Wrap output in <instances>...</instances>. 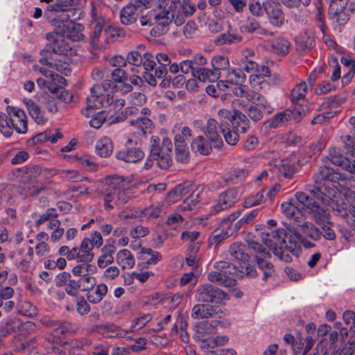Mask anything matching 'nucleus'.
I'll return each instance as SVG.
<instances>
[{
  "mask_svg": "<svg viewBox=\"0 0 355 355\" xmlns=\"http://www.w3.org/2000/svg\"><path fill=\"white\" fill-rule=\"evenodd\" d=\"M327 164H324L319 166L317 172L313 175L314 185L309 186L308 189L313 198L324 204H329L337 193L336 187H331V182L345 180L343 174Z\"/></svg>",
  "mask_w": 355,
  "mask_h": 355,
  "instance_id": "obj_1",
  "label": "nucleus"
},
{
  "mask_svg": "<svg viewBox=\"0 0 355 355\" xmlns=\"http://www.w3.org/2000/svg\"><path fill=\"white\" fill-rule=\"evenodd\" d=\"M260 237L261 241L272 250L278 246L279 243H282L293 255H297L299 252L300 234L293 227L264 231L261 232Z\"/></svg>",
  "mask_w": 355,
  "mask_h": 355,
  "instance_id": "obj_2",
  "label": "nucleus"
},
{
  "mask_svg": "<svg viewBox=\"0 0 355 355\" xmlns=\"http://www.w3.org/2000/svg\"><path fill=\"white\" fill-rule=\"evenodd\" d=\"M124 182L120 177L107 178L103 186L105 209L110 211L114 206L127 203L132 197L131 191L124 189Z\"/></svg>",
  "mask_w": 355,
  "mask_h": 355,
  "instance_id": "obj_3",
  "label": "nucleus"
},
{
  "mask_svg": "<svg viewBox=\"0 0 355 355\" xmlns=\"http://www.w3.org/2000/svg\"><path fill=\"white\" fill-rule=\"evenodd\" d=\"M235 272L234 264L223 261H216L214 264V270L208 273L207 279L220 286L233 287L236 281L228 275L234 276Z\"/></svg>",
  "mask_w": 355,
  "mask_h": 355,
  "instance_id": "obj_4",
  "label": "nucleus"
},
{
  "mask_svg": "<svg viewBox=\"0 0 355 355\" xmlns=\"http://www.w3.org/2000/svg\"><path fill=\"white\" fill-rule=\"evenodd\" d=\"M154 0H131L120 11V19L123 24L135 23L139 15L144 9L151 7Z\"/></svg>",
  "mask_w": 355,
  "mask_h": 355,
  "instance_id": "obj_5",
  "label": "nucleus"
},
{
  "mask_svg": "<svg viewBox=\"0 0 355 355\" xmlns=\"http://www.w3.org/2000/svg\"><path fill=\"white\" fill-rule=\"evenodd\" d=\"M195 297L198 302L203 303H216L219 301L229 300L227 293L210 284L200 286Z\"/></svg>",
  "mask_w": 355,
  "mask_h": 355,
  "instance_id": "obj_6",
  "label": "nucleus"
},
{
  "mask_svg": "<svg viewBox=\"0 0 355 355\" xmlns=\"http://www.w3.org/2000/svg\"><path fill=\"white\" fill-rule=\"evenodd\" d=\"M52 24L54 26L58 27L54 31L61 32L71 40H80L83 37L81 33L76 31L75 23L69 21L64 10L60 12V14L52 21Z\"/></svg>",
  "mask_w": 355,
  "mask_h": 355,
  "instance_id": "obj_7",
  "label": "nucleus"
},
{
  "mask_svg": "<svg viewBox=\"0 0 355 355\" xmlns=\"http://www.w3.org/2000/svg\"><path fill=\"white\" fill-rule=\"evenodd\" d=\"M313 200L306 193L303 192H297L295 195V201L296 205L300 207V211L306 208L311 212L314 213L315 222L318 223V219L320 216H323L325 213V209L322 207L321 202L317 198H314Z\"/></svg>",
  "mask_w": 355,
  "mask_h": 355,
  "instance_id": "obj_8",
  "label": "nucleus"
},
{
  "mask_svg": "<svg viewBox=\"0 0 355 355\" xmlns=\"http://www.w3.org/2000/svg\"><path fill=\"white\" fill-rule=\"evenodd\" d=\"M274 173L291 178L296 171L295 159L291 155L285 159H274L268 162Z\"/></svg>",
  "mask_w": 355,
  "mask_h": 355,
  "instance_id": "obj_9",
  "label": "nucleus"
},
{
  "mask_svg": "<svg viewBox=\"0 0 355 355\" xmlns=\"http://www.w3.org/2000/svg\"><path fill=\"white\" fill-rule=\"evenodd\" d=\"M48 46L53 53L59 55H67L71 51V45L67 41L69 37L61 32L53 31L46 35ZM69 40H71L69 38Z\"/></svg>",
  "mask_w": 355,
  "mask_h": 355,
  "instance_id": "obj_10",
  "label": "nucleus"
},
{
  "mask_svg": "<svg viewBox=\"0 0 355 355\" xmlns=\"http://www.w3.org/2000/svg\"><path fill=\"white\" fill-rule=\"evenodd\" d=\"M263 6L270 24L278 28L281 27L285 19L281 4L275 0H265Z\"/></svg>",
  "mask_w": 355,
  "mask_h": 355,
  "instance_id": "obj_11",
  "label": "nucleus"
},
{
  "mask_svg": "<svg viewBox=\"0 0 355 355\" xmlns=\"http://www.w3.org/2000/svg\"><path fill=\"white\" fill-rule=\"evenodd\" d=\"M329 6V17L336 19L339 24H345L349 19V14L346 6L349 0H327Z\"/></svg>",
  "mask_w": 355,
  "mask_h": 355,
  "instance_id": "obj_12",
  "label": "nucleus"
},
{
  "mask_svg": "<svg viewBox=\"0 0 355 355\" xmlns=\"http://www.w3.org/2000/svg\"><path fill=\"white\" fill-rule=\"evenodd\" d=\"M7 111L10 115L11 124L17 132L25 134L28 131L27 117L25 112L17 107H8Z\"/></svg>",
  "mask_w": 355,
  "mask_h": 355,
  "instance_id": "obj_13",
  "label": "nucleus"
},
{
  "mask_svg": "<svg viewBox=\"0 0 355 355\" xmlns=\"http://www.w3.org/2000/svg\"><path fill=\"white\" fill-rule=\"evenodd\" d=\"M91 94L87 98L86 107L82 110V114L88 117L94 110L101 107L100 99L105 94L100 85L96 84L90 89Z\"/></svg>",
  "mask_w": 355,
  "mask_h": 355,
  "instance_id": "obj_14",
  "label": "nucleus"
},
{
  "mask_svg": "<svg viewBox=\"0 0 355 355\" xmlns=\"http://www.w3.org/2000/svg\"><path fill=\"white\" fill-rule=\"evenodd\" d=\"M240 198L239 193L236 189H230L222 193L218 196L216 203L212 207L214 213L219 212L232 207Z\"/></svg>",
  "mask_w": 355,
  "mask_h": 355,
  "instance_id": "obj_15",
  "label": "nucleus"
},
{
  "mask_svg": "<svg viewBox=\"0 0 355 355\" xmlns=\"http://www.w3.org/2000/svg\"><path fill=\"white\" fill-rule=\"evenodd\" d=\"M91 26L93 28V33L92 37V43L94 46H99L98 39L101 35L102 31H107L109 27V23L105 17L98 15L96 8L92 10V21Z\"/></svg>",
  "mask_w": 355,
  "mask_h": 355,
  "instance_id": "obj_16",
  "label": "nucleus"
},
{
  "mask_svg": "<svg viewBox=\"0 0 355 355\" xmlns=\"http://www.w3.org/2000/svg\"><path fill=\"white\" fill-rule=\"evenodd\" d=\"M308 92V86L305 82H302L297 84L292 89L290 97L292 103L298 105H305V107L302 108V115H305V113L309 110L306 105L307 100L306 94Z\"/></svg>",
  "mask_w": 355,
  "mask_h": 355,
  "instance_id": "obj_17",
  "label": "nucleus"
},
{
  "mask_svg": "<svg viewBox=\"0 0 355 355\" xmlns=\"http://www.w3.org/2000/svg\"><path fill=\"white\" fill-rule=\"evenodd\" d=\"M296 115H299L300 117L301 118L302 117L301 112L286 110L284 111L277 113L272 119L266 121L264 123V125L266 126V128H276L279 126L283 125L286 122H288L292 119L295 120Z\"/></svg>",
  "mask_w": 355,
  "mask_h": 355,
  "instance_id": "obj_18",
  "label": "nucleus"
},
{
  "mask_svg": "<svg viewBox=\"0 0 355 355\" xmlns=\"http://www.w3.org/2000/svg\"><path fill=\"white\" fill-rule=\"evenodd\" d=\"M220 125L214 119H209L207 122V125L204 130L205 134L207 139L215 148L222 147L223 142L219 134Z\"/></svg>",
  "mask_w": 355,
  "mask_h": 355,
  "instance_id": "obj_19",
  "label": "nucleus"
},
{
  "mask_svg": "<svg viewBox=\"0 0 355 355\" xmlns=\"http://www.w3.org/2000/svg\"><path fill=\"white\" fill-rule=\"evenodd\" d=\"M217 321H202L195 327L196 336L202 341H209L217 331Z\"/></svg>",
  "mask_w": 355,
  "mask_h": 355,
  "instance_id": "obj_20",
  "label": "nucleus"
},
{
  "mask_svg": "<svg viewBox=\"0 0 355 355\" xmlns=\"http://www.w3.org/2000/svg\"><path fill=\"white\" fill-rule=\"evenodd\" d=\"M116 158L126 163H135L144 157V153L139 148H129L116 153Z\"/></svg>",
  "mask_w": 355,
  "mask_h": 355,
  "instance_id": "obj_21",
  "label": "nucleus"
},
{
  "mask_svg": "<svg viewBox=\"0 0 355 355\" xmlns=\"http://www.w3.org/2000/svg\"><path fill=\"white\" fill-rule=\"evenodd\" d=\"M202 192V188H197L192 191L184 202L178 207L179 211H191L200 207L199 198Z\"/></svg>",
  "mask_w": 355,
  "mask_h": 355,
  "instance_id": "obj_22",
  "label": "nucleus"
},
{
  "mask_svg": "<svg viewBox=\"0 0 355 355\" xmlns=\"http://www.w3.org/2000/svg\"><path fill=\"white\" fill-rule=\"evenodd\" d=\"M220 77V73L216 72L214 68L196 67L193 73V78L202 82H216Z\"/></svg>",
  "mask_w": 355,
  "mask_h": 355,
  "instance_id": "obj_23",
  "label": "nucleus"
},
{
  "mask_svg": "<svg viewBox=\"0 0 355 355\" xmlns=\"http://www.w3.org/2000/svg\"><path fill=\"white\" fill-rule=\"evenodd\" d=\"M212 144L202 136H198L191 143V150L203 155H209L212 150Z\"/></svg>",
  "mask_w": 355,
  "mask_h": 355,
  "instance_id": "obj_24",
  "label": "nucleus"
},
{
  "mask_svg": "<svg viewBox=\"0 0 355 355\" xmlns=\"http://www.w3.org/2000/svg\"><path fill=\"white\" fill-rule=\"evenodd\" d=\"M333 199L329 204L321 203L322 207H323L325 210L328 207H330L332 210L335 212V214L341 217H347L348 216V209L349 205L345 202L343 201V199L339 202L337 198V193L334 196Z\"/></svg>",
  "mask_w": 355,
  "mask_h": 355,
  "instance_id": "obj_25",
  "label": "nucleus"
},
{
  "mask_svg": "<svg viewBox=\"0 0 355 355\" xmlns=\"http://www.w3.org/2000/svg\"><path fill=\"white\" fill-rule=\"evenodd\" d=\"M241 30L248 33H258L260 35H272V33L268 31L267 29L262 28L260 23L254 18L248 17L243 26H241Z\"/></svg>",
  "mask_w": 355,
  "mask_h": 355,
  "instance_id": "obj_26",
  "label": "nucleus"
},
{
  "mask_svg": "<svg viewBox=\"0 0 355 355\" xmlns=\"http://www.w3.org/2000/svg\"><path fill=\"white\" fill-rule=\"evenodd\" d=\"M96 155L101 157H107L113 152V144L110 138L103 137L96 141L95 146Z\"/></svg>",
  "mask_w": 355,
  "mask_h": 355,
  "instance_id": "obj_27",
  "label": "nucleus"
},
{
  "mask_svg": "<svg viewBox=\"0 0 355 355\" xmlns=\"http://www.w3.org/2000/svg\"><path fill=\"white\" fill-rule=\"evenodd\" d=\"M270 50L279 55H286L291 49V42L286 38L277 37L270 41Z\"/></svg>",
  "mask_w": 355,
  "mask_h": 355,
  "instance_id": "obj_28",
  "label": "nucleus"
},
{
  "mask_svg": "<svg viewBox=\"0 0 355 355\" xmlns=\"http://www.w3.org/2000/svg\"><path fill=\"white\" fill-rule=\"evenodd\" d=\"M141 220L153 221L160 216L162 209L160 204H153L145 208H139Z\"/></svg>",
  "mask_w": 355,
  "mask_h": 355,
  "instance_id": "obj_29",
  "label": "nucleus"
},
{
  "mask_svg": "<svg viewBox=\"0 0 355 355\" xmlns=\"http://www.w3.org/2000/svg\"><path fill=\"white\" fill-rule=\"evenodd\" d=\"M25 104L28 112L33 119L37 124H44L46 121V119L44 115V112L41 108L31 99L26 100Z\"/></svg>",
  "mask_w": 355,
  "mask_h": 355,
  "instance_id": "obj_30",
  "label": "nucleus"
},
{
  "mask_svg": "<svg viewBox=\"0 0 355 355\" xmlns=\"http://www.w3.org/2000/svg\"><path fill=\"white\" fill-rule=\"evenodd\" d=\"M173 132L175 133V144H187L186 141L192 136L191 130L188 126H182L180 124L174 125Z\"/></svg>",
  "mask_w": 355,
  "mask_h": 355,
  "instance_id": "obj_31",
  "label": "nucleus"
},
{
  "mask_svg": "<svg viewBox=\"0 0 355 355\" xmlns=\"http://www.w3.org/2000/svg\"><path fill=\"white\" fill-rule=\"evenodd\" d=\"M116 260L123 269L132 268L135 263L134 256L126 249L121 250L117 253Z\"/></svg>",
  "mask_w": 355,
  "mask_h": 355,
  "instance_id": "obj_32",
  "label": "nucleus"
},
{
  "mask_svg": "<svg viewBox=\"0 0 355 355\" xmlns=\"http://www.w3.org/2000/svg\"><path fill=\"white\" fill-rule=\"evenodd\" d=\"M300 230L306 236H309L314 241H319L321 239V232L309 221H304L302 224H299Z\"/></svg>",
  "mask_w": 355,
  "mask_h": 355,
  "instance_id": "obj_33",
  "label": "nucleus"
},
{
  "mask_svg": "<svg viewBox=\"0 0 355 355\" xmlns=\"http://www.w3.org/2000/svg\"><path fill=\"white\" fill-rule=\"evenodd\" d=\"M116 251V248L112 245H105L102 248V254L98 259V266L101 268H105L107 265L114 261L113 254Z\"/></svg>",
  "mask_w": 355,
  "mask_h": 355,
  "instance_id": "obj_34",
  "label": "nucleus"
},
{
  "mask_svg": "<svg viewBox=\"0 0 355 355\" xmlns=\"http://www.w3.org/2000/svg\"><path fill=\"white\" fill-rule=\"evenodd\" d=\"M216 312L213 306H209L202 304H196L191 311V316L195 319L208 318L214 315Z\"/></svg>",
  "mask_w": 355,
  "mask_h": 355,
  "instance_id": "obj_35",
  "label": "nucleus"
},
{
  "mask_svg": "<svg viewBox=\"0 0 355 355\" xmlns=\"http://www.w3.org/2000/svg\"><path fill=\"white\" fill-rule=\"evenodd\" d=\"M346 159L347 157L343 154L340 149L331 147L329 149V155L322 158V162L328 164V162H330L331 164L340 166Z\"/></svg>",
  "mask_w": 355,
  "mask_h": 355,
  "instance_id": "obj_36",
  "label": "nucleus"
},
{
  "mask_svg": "<svg viewBox=\"0 0 355 355\" xmlns=\"http://www.w3.org/2000/svg\"><path fill=\"white\" fill-rule=\"evenodd\" d=\"M297 49L301 53H304L311 49L314 45L313 37L306 32L301 33L295 39Z\"/></svg>",
  "mask_w": 355,
  "mask_h": 355,
  "instance_id": "obj_37",
  "label": "nucleus"
},
{
  "mask_svg": "<svg viewBox=\"0 0 355 355\" xmlns=\"http://www.w3.org/2000/svg\"><path fill=\"white\" fill-rule=\"evenodd\" d=\"M282 209L285 215L295 220L302 217L300 207L296 205L294 199L291 200L290 202L282 203Z\"/></svg>",
  "mask_w": 355,
  "mask_h": 355,
  "instance_id": "obj_38",
  "label": "nucleus"
},
{
  "mask_svg": "<svg viewBox=\"0 0 355 355\" xmlns=\"http://www.w3.org/2000/svg\"><path fill=\"white\" fill-rule=\"evenodd\" d=\"M132 126L137 130V134L144 135L147 132H150L153 128V121L145 116L137 118L130 122Z\"/></svg>",
  "mask_w": 355,
  "mask_h": 355,
  "instance_id": "obj_39",
  "label": "nucleus"
},
{
  "mask_svg": "<svg viewBox=\"0 0 355 355\" xmlns=\"http://www.w3.org/2000/svg\"><path fill=\"white\" fill-rule=\"evenodd\" d=\"M57 324L56 329L52 331V334L54 336L58 337L67 333L74 334L78 329V327L76 324L69 321H58Z\"/></svg>",
  "mask_w": 355,
  "mask_h": 355,
  "instance_id": "obj_40",
  "label": "nucleus"
},
{
  "mask_svg": "<svg viewBox=\"0 0 355 355\" xmlns=\"http://www.w3.org/2000/svg\"><path fill=\"white\" fill-rule=\"evenodd\" d=\"M107 293V286L105 284L97 285L96 288L87 294V298L90 303L97 304L100 302Z\"/></svg>",
  "mask_w": 355,
  "mask_h": 355,
  "instance_id": "obj_41",
  "label": "nucleus"
},
{
  "mask_svg": "<svg viewBox=\"0 0 355 355\" xmlns=\"http://www.w3.org/2000/svg\"><path fill=\"white\" fill-rule=\"evenodd\" d=\"M243 37L238 35L230 33H224L215 37L214 42L216 45L232 44L241 42Z\"/></svg>",
  "mask_w": 355,
  "mask_h": 355,
  "instance_id": "obj_42",
  "label": "nucleus"
},
{
  "mask_svg": "<svg viewBox=\"0 0 355 355\" xmlns=\"http://www.w3.org/2000/svg\"><path fill=\"white\" fill-rule=\"evenodd\" d=\"M220 132L223 134L225 141L230 145H235L239 140V133L227 127L225 122H220Z\"/></svg>",
  "mask_w": 355,
  "mask_h": 355,
  "instance_id": "obj_43",
  "label": "nucleus"
},
{
  "mask_svg": "<svg viewBox=\"0 0 355 355\" xmlns=\"http://www.w3.org/2000/svg\"><path fill=\"white\" fill-rule=\"evenodd\" d=\"M236 272L234 276L241 278L248 276L254 277L257 276V271L254 268L250 265L246 264V262H238V265L234 264Z\"/></svg>",
  "mask_w": 355,
  "mask_h": 355,
  "instance_id": "obj_44",
  "label": "nucleus"
},
{
  "mask_svg": "<svg viewBox=\"0 0 355 355\" xmlns=\"http://www.w3.org/2000/svg\"><path fill=\"white\" fill-rule=\"evenodd\" d=\"M230 236L232 235L229 234V230L225 229L223 225L220 223V226L210 236L209 241L211 245H216Z\"/></svg>",
  "mask_w": 355,
  "mask_h": 355,
  "instance_id": "obj_45",
  "label": "nucleus"
},
{
  "mask_svg": "<svg viewBox=\"0 0 355 355\" xmlns=\"http://www.w3.org/2000/svg\"><path fill=\"white\" fill-rule=\"evenodd\" d=\"M140 254L141 258L146 261L148 265H154L162 260V254L150 248H141Z\"/></svg>",
  "mask_w": 355,
  "mask_h": 355,
  "instance_id": "obj_46",
  "label": "nucleus"
},
{
  "mask_svg": "<svg viewBox=\"0 0 355 355\" xmlns=\"http://www.w3.org/2000/svg\"><path fill=\"white\" fill-rule=\"evenodd\" d=\"M245 246L237 243H234L230 246V254L232 259L241 261L243 263L248 261L249 256L244 252Z\"/></svg>",
  "mask_w": 355,
  "mask_h": 355,
  "instance_id": "obj_47",
  "label": "nucleus"
},
{
  "mask_svg": "<svg viewBox=\"0 0 355 355\" xmlns=\"http://www.w3.org/2000/svg\"><path fill=\"white\" fill-rule=\"evenodd\" d=\"M225 78L230 85H239L245 81L246 76L242 70L235 69L227 72Z\"/></svg>",
  "mask_w": 355,
  "mask_h": 355,
  "instance_id": "obj_48",
  "label": "nucleus"
},
{
  "mask_svg": "<svg viewBox=\"0 0 355 355\" xmlns=\"http://www.w3.org/2000/svg\"><path fill=\"white\" fill-rule=\"evenodd\" d=\"M212 68L218 73L221 74V70L228 69L230 67V62L227 57L220 55H215L212 58L211 61Z\"/></svg>",
  "mask_w": 355,
  "mask_h": 355,
  "instance_id": "obj_49",
  "label": "nucleus"
},
{
  "mask_svg": "<svg viewBox=\"0 0 355 355\" xmlns=\"http://www.w3.org/2000/svg\"><path fill=\"white\" fill-rule=\"evenodd\" d=\"M257 263L259 268L263 271V280L266 281L269 277H271L274 272V266L270 261L265 260L258 256H256Z\"/></svg>",
  "mask_w": 355,
  "mask_h": 355,
  "instance_id": "obj_50",
  "label": "nucleus"
},
{
  "mask_svg": "<svg viewBox=\"0 0 355 355\" xmlns=\"http://www.w3.org/2000/svg\"><path fill=\"white\" fill-rule=\"evenodd\" d=\"M13 129L9 117L5 113L0 112V132L6 137H9L12 135Z\"/></svg>",
  "mask_w": 355,
  "mask_h": 355,
  "instance_id": "obj_51",
  "label": "nucleus"
},
{
  "mask_svg": "<svg viewBox=\"0 0 355 355\" xmlns=\"http://www.w3.org/2000/svg\"><path fill=\"white\" fill-rule=\"evenodd\" d=\"M95 110H94L91 112V115L89 116L92 117L89 121V124L91 127L98 129L105 123L107 117L108 116V114L105 111H101L95 114Z\"/></svg>",
  "mask_w": 355,
  "mask_h": 355,
  "instance_id": "obj_52",
  "label": "nucleus"
},
{
  "mask_svg": "<svg viewBox=\"0 0 355 355\" xmlns=\"http://www.w3.org/2000/svg\"><path fill=\"white\" fill-rule=\"evenodd\" d=\"M156 161V164L160 168L166 169L168 168L172 162L171 155L168 153L164 151H159L157 155L151 156Z\"/></svg>",
  "mask_w": 355,
  "mask_h": 355,
  "instance_id": "obj_53",
  "label": "nucleus"
},
{
  "mask_svg": "<svg viewBox=\"0 0 355 355\" xmlns=\"http://www.w3.org/2000/svg\"><path fill=\"white\" fill-rule=\"evenodd\" d=\"M59 175L61 178L66 181L79 182L83 180V176L79 172L74 169L59 170Z\"/></svg>",
  "mask_w": 355,
  "mask_h": 355,
  "instance_id": "obj_54",
  "label": "nucleus"
},
{
  "mask_svg": "<svg viewBox=\"0 0 355 355\" xmlns=\"http://www.w3.org/2000/svg\"><path fill=\"white\" fill-rule=\"evenodd\" d=\"M266 192V189H263L259 193L255 195H252L248 197L245 200V204L246 207H254L261 205L264 202L265 199V193Z\"/></svg>",
  "mask_w": 355,
  "mask_h": 355,
  "instance_id": "obj_55",
  "label": "nucleus"
},
{
  "mask_svg": "<svg viewBox=\"0 0 355 355\" xmlns=\"http://www.w3.org/2000/svg\"><path fill=\"white\" fill-rule=\"evenodd\" d=\"M176 159L181 163H187L189 159V152L187 144H175Z\"/></svg>",
  "mask_w": 355,
  "mask_h": 355,
  "instance_id": "obj_56",
  "label": "nucleus"
},
{
  "mask_svg": "<svg viewBox=\"0 0 355 355\" xmlns=\"http://www.w3.org/2000/svg\"><path fill=\"white\" fill-rule=\"evenodd\" d=\"M105 331L104 334L107 337H123L130 332L129 330H125L120 328L114 324H109L105 326Z\"/></svg>",
  "mask_w": 355,
  "mask_h": 355,
  "instance_id": "obj_57",
  "label": "nucleus"
},
{
  "mask_svg": "<svg viewBox=\"0 0 355 355\" xmlns=\"http://www.w3.org/2000/svg\"><path fill=\"white\" fill-rule=\"evenodd\" d=\"M248 172L243 168H234L230 172L229 180L233 184H237L244 180L248 175Z\"/></svg>",
  "mask_w": 355,
  "mask_h": 355,
  "instance_id": "obj_58",
  "label": "nucleus"
},
{
  "mask_svg": "<svg viewBox=\"0 0 355 355\" xmlns=\"http://www.w3.org/2000/svg\"><path fill=\"white\" fill-rule=\"evenodd\" d=\"M279 249L277 247H275L272 250L275 253V254L279 257L281 260L289 263L292 261L293 258L292 256L288 253L290 251L288 249L285 248V246L282 245V243H279ZM291 253L293 254L291 252Z\"/></svg>",
  "mask_w": 355,
  "mask_h": 355,
  "instance_id": "obj_59",
  "label": "nucleus"
},
{
  "mask_svg": "<svg viewBox=\"0 0 355 355\" xmlns=\"http://www.w3.org/2000/svg\"><path fill=\"white\" fill-rule=\"evenodd\" d=\"M248 8L252 15L257 17H262L264 13L263 3L258 0H250L248 3Z\"/></svg>",
  "mask_w": 355,
  "mask_h": 355,
  "instance_id": "obj_60",
  "label": "nucleus"
},
{
  "mask_svg": "<svg viewBox=\"0 0 355 355\" xmlns=\"http://www.w3.org/2000/svg\"><path fill=\"white\" fill-rule=\"evenodd\" d=\"M149 232L148 227L141 225H137L131 227L129 234L133 239H139L147 236Z\"/></svg>",
  "mask_w": 355,
  "mask_h": 355,
  "instance_id": "obj_61",
  "label": "nucleus"
},
{
  "mask_svg": "<svg viewBox=\"0 0 355 355\" xmlns=\"http://www.w3.org/2000/svg\"><path fill=\"white\" fill-rule=\"evenodd\" d=\"M118 217L122 220L140 218L139 208L125 209L118 214Z\"/></svg>",
  "mask_w": 355,
  "mask_h": 355,
  "instance_id": "obj_62",
  "label": "nucleus"
},
{
  "mask_svg": "<svg viewBox=\"0 0 355 355\" xmlns=\"http://www.w3.org/2000/svg\"><path fill=\"white\" fill-rule=\"evenodd\" d=\"M58 216V213L55 208H50L43 213L40 218L35 221L36 226H40L44 222L50 220L51 218L54 219Z\"/></svg>",
  "mask_w": 355,
  "mask_h": 355,
  "instance_id": "obj_63",
  "label": "nucleus"
},
{
  "mask_svg": "<svg viewBox=\"0 0 355 355\" xmlns=\"http://www.w3.org/2000/svg\"><path fill=\"white\" fill-rule=\"evenodd\" d=\"M340 103L336 96H329L326 98L320 105L319 110L324 111L327 109L332 110L339 107Z\"/></svg>",
  "mask_w": 355,
  "mask_h": 355,
  "instance_id": "obj_64",
  "label": "nucleus"
}]
</instances>
